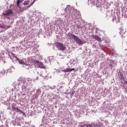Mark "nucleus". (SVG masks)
<instances>
[{
    "instance_id": "obj_1",
    "label": "nucleus",
    "mask_w": 127,
    "mask_h": 127,
    "mask_svg": "<svg viewBox=\"0 0 127 127\" xmlns=\"http://www.w3.org/2000/svg\"><path fill=\"white\" fill-rule=\"evenodd\" d=\"M14 88H11V91H18L21 88L22 92L27 93L30 92H34L35 91V87L33 85H30V87L27 84V82L25 80H20L18 79L17 81L14 82L12 85Z\"/></svg>"
},
{
    "instance_id": "obj_2",
    "label": "nucleus",
    "mask_w": 127,
    "mask_h": 127,
    "mask_svg": "<svg viewBox=\"0 0 127 127\" xmlns=\"http://www.w3.org/2000/svg\"><path fill=\"white\" fill-rule=\"evenodd\" d=\"M64 11L65 13L63 14V15H66L65 17L66 16H69L74 21L80 22V20H81V17L79 15L80 12L77 9L72 8L70 5H67Z\"/></svg>"
},
{
    "instance_id": "obj_3",
    "label": "nucleus",
    "mask_w": 127,
    "mask_h": 127,
    "mask_svg": "<svg viewBox=\"0 0 127 127\" xmlns=\"http://www.w3.org/2000/svg\"><path fill=\"white\" fill-rule=\"evenodd\" d=\"M66 35L68 39H72L76 42V43H77V44H78V45H83V44H84L85 43V41H84V40H81L79 38L78 36L74 35V34H72V33L69 32L66 34Z\"/></svg>"
},
{
    "instance_id": "obj_4",
    "label": "nucleus",
    "mask_w": 127,
    "mask_h": 127,
    "mask_svg": "<svg viewBox=\"0 0 127 127\" xmlns=\"http://www.w3.org/2000/svg\"><path fill=\"white\" fill-rule=\"evenodd\" d=\"M79 127H103L102 123L100 122H97L92 124H84L81 123L79 125Z\"/></svg>"
},
{
    "instance_id": "obj_5",
    "label": "nucleus",
    "mask_w": 127,
    "mask_h": 127,
    "mask_svg": "<svg viewBox=\"0 0 127 127\" xmlns=\"http://www.w3.org/2000/svg\"><path fill=\"white\" fill-rule=\"evenodd\" d=\"M31 61L32 63H34L35 66H38V67H40V68H41L42 69H46V67L43 65V63H42V62L36 61L34 59H32Z\"/></svg>"
},
{
    "instance_id": "obj_6",
    "label": "nucleus",
    "mask_w": 127,
    "mask_h": 127,
    "mask_svg": "<svg viewBox=\"0 0 127 127\" xmlns=\"http://www.w3.org/2000/svg\"><path fill=\"white\" fill-rule=\"evenodd\" d=\"M11 108H12V111H13L14 112H16L18 114V115H21L22 114V116H25V113L23 112V111L20 110V109L15 107H14V104H12L11 105Z\"/></svg>"
},
{
    "instance_id": "obj_7",
    "label": "nucleus",
    "mask_w": 127,
    "mask_h": 127,
    "mask_svg": "<svg viewBox=\"0 0 127 127\" xmlns=\"http://www.w3.org/2000/svg\"><path fill=\"white\" fill-rule=\"evenodd\" d=\"M88 3L89 6H96V7H99L100 5L99 4V1L96 0H88Z\"/></svg>"
},
{
    "instance_id": "obj_8",
    "label": "nucleus",
    "mask_w": 127,
    "mask_h": 127,
    "mask_svg": "<svg viewBox=\"0 0 127 127\" xmlns=\"http://www.w3.org/2000/svg\"><path fill=\"white\" fill-rule=\"evenodd\" d=\"M12 13H13V11H12V9H8L6 10L4 13H2V15L5 16L6 18H7V19H10V18H9V17H6V16H9V15H11Z\"/></svg>"
},
{
    "instance_id": "obj_9",
    "label": "nucleus",
    "mask_w": 127,
    "mask_h": 127,
    "mask_svg": "<svg viewBox=\"0 0 127 127\" xmlns=\"http://www.w3.org/2000/svg\"><path fill=\"white\" fill-rule=\"evenodd\" d=\"M56 46L59 50H62V51L66 50V47L61 43H57L56 44Z\"/></svg>"
},
{
    "instance_id": "obj_10",
    "label": "nucleus",
    "mask_w": 127,
    "mask_h": 127,
    "mask_svg": "<svg viewBox=\"0 0 127 127\" xmlns=\"http://www.w3.org/2000/svg\"><path fill=\"white\" fill-rule=\"evenodd\" d=\"M92 48L94 49L95 51H98V49H103V48L102 47V45L99 44V43H94L93 44Z\"/></svg>"
},
{
    "instance_id": "obj_11",
    "label": "nucleus",
    "mask_w": 127,
    "mask_h": 127,
    "mask_svg": "<svg viewBox=\"0 0 127 127\" xmlns=\"http://www.w3.org/2000/svg\"><path fill=\"white\" fill-rule=\"evenodd\" d=\"M24 63L21 65H25V66H30V59H26L24 61Z\"/></svg>"
},
{
    "instance_id": "obj_12",
    "label": "nucleus",
    "mask_w": 127,
    "mask_h": 127,
    "mask_svg": "<svg viewBox=\"0 0 127 127\" xmlns=\"http://www.w3.org/2000/svg\"><path fill=\"white\" fill-rule=\"evenodd\" d=\"M72 71H73L74 72H76V69L75 68H66L65 69L61 70V72H64V73L71 72Z\"/></svg>"
},
{
    "instance_id": "obj_13",
    "label": "nucleus",
    "mask_w": 127,
    "mask_h": 127,
    "mask_svg": "<svg viewBox=\"0 0 127 127\" xmlns=\"http://www.w3.org/2000/svg\"><path fill=\"white\" fill-rule=\"evenodd\" d=\"M12 55L13 56V58H15V61H16V62H18L19 64H23V63H24V62H23V61L22 60H19V59H18V58H17L16 56H15V55L12 54Z\"/></svg>"
},
{
    "instance_id": "obj_14",
    "label": "nucleus",
    "mask_w": 127,
    "mask_h": 127,
    "mask_svg": "<svg viewBox=\"0 0 127 127\" xmlns=\"http://www.w3.org/2000/svg\"><path fill=\"white\" fill-rule=\"evenodd\" d=\"M8 70H5L4 69L2 70V71L0 70V78H2L3 76H5L7 75Z\"/></svg>"
},
{
    "instance_id": "obj_15",
    "label": "nucleus",
    "mask_w": 127,
    "mask_h": 127,
    "mask_svg": "<svg viewBox=\"0 0 127 127\" xmlns=\"http://www.w3.org/2000/svg\"><path fill=\"white\" fill-rule=\"evenodd\" d=\"M118 71V75L119 76L120 79L124 80L125 77H124V73H123V71H122V70L121 69H119Z\"/></svg>"
},
{
    "instance_id": "obj_16",
    "label": "nucleus",
    "mask_w": 127,
    "mask_h": 127,
    "mask_svg": "<svg viewBox=\"0 0 127 127\" xmlns=\"http://www.w3.org/2000/svg\"><path fill=\"white\" fill-rule=\"evenodd\" d=\"M120 32H119V33L120 35H122V37L123 38V35L124 34H126V31L124 30L123 27H122L120 28Z\"/></svg>"
},
{
    "instance_id": "obj_17",
    "label": "nucleus",
    "mask_w": 127,
    "mask_h": 127,
    "mask_svg": "<svg viewBox=\"0 0 127 127\" xmlns=\"http://www.w3.org/2000/svg\"><path fill=\"white\" fill-rule=\"evenodd\" d=\"M93 39H95V40H97V41H98L99 42H101L102 41V40L100 38V37L98 36L97 35H93Z\"/></svg>"
},
{
    "instance_id": "obj_18",
    "label": "nucleus",
    "mask_w": 127,
    "mask_h": 127,
    "mask_svg": "<svg viewBox=\"0 0 127 127\" xmlns=\"http://www.w3.org/2000/svg\"><path fill=\"white\" fill-rule=\"evenodd\" d=\"M76 27L77 28H78L79 29H81V30H82V29H83V27H84V26L82 25L81 22H80L76 24Z\"/></svg>"
},
{
    "instance_id": "obj_19",
    "label": "nucleus",
    "mask_w": 127,
    "mask_h": 127,
    "mask_svg": "<svg viewBox=\"0 0 127 127\" xmlns=\"http://www.w3.org/2000/svg\"><path fill=\"white\" fill-rule=\"evenodd\" d=\"M19 123V120L18 119V118H16L14 121H12L11 123V125H13V126H15L16 124H18Z\"/></svg>"
},
{
    "instance_id": "obj_20",
    "label": "nucleus",
    "mask_w": 127,
    "mask_h": 127,
    "mask_svg": "<svg viewBox=\"0 0 127 127\" xmlns=\"http://www.w3.org/2000/svg\"><path fill=\"white\" fill-rule=\"evenodd\" d=\"M5 120L4 117H3V114L2 113H0V122L3 123L4 121Z\"/></svg>"
},
{
    "instance_id": "obj_21",
    "label": "nucleus",
    "mask_w": 127,
    "mask_h": 127,
    "mask_svg": "<svg viewBox=\"0 0 127 127\" xmlns=\"http://www.w3.org/2000/svg\"><path fill=\"white\" fill-rule=\"evenodd\" d=\"M14 70V67L13 66H10L9 67V69L8 70H6V71H8V72H9V73H11L12 71Z\"/></svg>"
},
{
    "instance_id": "obj_22",
    "label": "nucleus",
    "mask_w": 127,
    "mask_h": 127,
    "mask_svg": "<svg viewBox=\"0 0 127 127\" xmlns=\"http://www.w3.org/2000/svg\"><path fill=\"white\" fill-rule=\"evenodd\" d=\"M10 101H13L14 100H15L16 98V95L14 94V96H10Z\"/></svg>"
},
{
    "instance_id": "obj_23",
    "label": "nucleus",
    "mask_w": 127,
    "mask_h": 127,
    "mask_svg": "<svg viewBox=\"0 0 127 127\" xmlns=\"http://www.w3.org/2000/svg\"><path fill=\"white\" fill-rule=\"evenodd\" d=\"M40 94H41V90H40V89H37L36 90V96H39Z\"/></svg>"
},
{
    "instance_id": "obj_24",
    "label": "nucleus",
    "mask_w": 127,
    "mask_h": 127,
    "mask_svg": "<svg viewBox=\"0 0 127 127\" xmlns=\"http://www.w3.org/2000/svg\"><path fill=\"white\" fill-rule=\"evenodd\" d=\"M1 104L3 105H8V101L7 100L6 101L3 100H1Z\"/></svg>"
},
{
    "instance_id": "obj_25",
    "label": "nucleus",
    "mask_w": 127,
    "mask_h": 127,
    "mask_svg": "<svg viewBox=\"0 0 127 127\" xmlns=\"http://www.w3.org/2000/svg\"><path fill=\"white\" fill-rule=\"evenodd\" d=\"M53 60V57H49L48 58V61H49L50 63H51V62H52Z\"/></svg>"
},
{
    "instance_id": "obj_26",
    "label": "nucleus",
    "mask_w": 127,
    "mask_h": 127,
    "mask_svg": "<svg viewBox=\"0 0 127 127\" xmlns=\"http://www.w3.org/2000/svg\"><path fill=\"white\" fill-rule=\"evenodd\" d=\"M29 2H30V1H29V0H26L24 1V3H23V5H27V4H28V3H29Z\"/></svg>"
},
{
    "instance_id": "obj_27",
    "label": "nucleus",
    "mask_w": 127,
    "mask_h": 127,
    "mask_svg": "<svg viewBox=\"0 0 127 127\" xmlns=\"http://www.w3.org/2000/svg\"><path fill=\"white\" fill-rule=\"evenodd\" d=\"M35 0H34L33 1L31 2L30 4L27 6V8H29V7H30V6H31V5H32V4L35 2Z\"/></svg>"
},
{
    "instance_id": "obj_28",
    "label": "nucleus",
    "mask_w": 127,
    "mask_h": 127,
    "mask_svg": "<svg viewBox=\"0 0 127 127\" xmlns=\"http://www.w3.org/2000/svg\"><path fill=\"white\" fill-rule=\"evenodd\" d=\"M0 28H5V26L2 24H0Z\"/></svg>"
},
{
    "instance_id": "obj_29",
    "label": "nucleus",
    "mask_w": 127,
    "mask_h": 127,
    "mask_svg": "<svg viewBox=\"0 0 127 127\" xmlns=\"http://www.w3.org/2000/svg\"><path fill=\"white\" fill-rule=\"evenodd\" d=\"M25 124L27 127H30V124L28 122H25Z\"/></svg>"
},
{
    "instance_id": "obj_30",
    "label": "nucleus",
    "mask_w": 127,
    "mask_h": 127,
    "mask_svg": "<svg viewBox=\"0 0 127 127\" xmlns=\"http://www.w3.org/2000/svg\"><path fill=\"white\" fill-rule=\"evenodd\" d=\"M20 1H21L20 0H18L17 1V5L18 6V5H19V3H20Z\"/></svg>"
},
{
    "instance_id": "obj_31",
    "label": "nucleus",
    "mask_w": 127,
    "mask_h": 127,
    "mask_svg": "<svg viewBox=\"0 0 127 127\" xmlns=\"http://www.w3.org/2000/svg\"><path fill=\"white\" fill-rule=\"evenodd\" d=\"M39 76H40V78H41V77H42V78H43V77H46V76H45V75H43V74H40L39 75Z\"/></svg>"
},
{
    "instance_id": "obj_32",
    "label": "nucleus",
    "mask_w": 127,
    "mask_h": 127,
    "mask_svg": "<svg viewBox=\"0 0 127 127\" xmlns=\"http://www.w3.org/2000/svg\"><path fill=\"white\" fill-rule=\"evenodd\" d=\"M115 21H116V18L113 17V18H112V22H115Z\"/></svg>"
},
{
    "instance_id": "obj_33",
    "label": "nucleus",
    "mask_w": 127,
    "mask_h": 127,
    "mask_svg": "<svg viewBox=\"0 0 127 127\" xmlns=\"http://www.w3.org/2000/svg\"><path fill=\"white\" fill-rule=\"evenodd\" d=\"M75 61V60H73L72 63L70 64V65H74V64H75V63H74Z\"/></svg>"
},
{
    "instance_id": "obj_34",
    "label": "nucleus",
    "mask_w": 127,
    "mask_h": 127,
    "mask_svg": "<svg viewBox=\"0 0 127 127\" xmlns=\"http://www.w3.org/2000/svg\"><path fill=\"white\" fill-rule=\"evenodd\" d=\"M55 88H56V86H55V85H54V87H51V89H55Z\"/></svg>"
},
{
    "instance_id": "obj_35",
    "label": "nucleus",
    "mask_w": 127,
    "mask_h": 127,
    "mask_svg": "<svg viewBox=\"0 0 127 127\" xmlns=\"http://www.w3.org/2000/svg\"><path fill=\"white\" fill-rule=\"evenodd\" d=\"M124 17L127 18V14H124Z\"/></svg>"
},
{
    "instance_id": "obj_36",
    "label": "nucleus",
    "mask_w": 127,
    "mask_h": 127,
    "mask_svg": "<svg viewBox=\"0 0 127 127\" xmlns=\"http://www.w3.org/2000/svg\"><path fill=\"white\" fill-rule=\"evenodd\" d=\"M44 127V124H41L40 127Z\"/></svg>"
},
{
    "instance_id": "obj_37",
    "label": "nucleus",
    "mask_w": 127,
    "mask_h": 127,
    "mask_svg": "<svg viewBox=\"0 0 127 127\" xmlns=\"http://www.w3.org/2000/svg\"><path fill=\"white\" fill-rule=\"evenodd\" d=\"M124 84H125L126 85H127V81H124Z\"/></svg>"
},
{
    "instance_id": "obj_38",
    "label": "nucleus",
    "mask_w": 127,
    "mask_h": 127,
    "mask_svg": "<svg viewBox=\"0 0 127 127\" xmlns=\"http://www.w3.org/2000/svg\"><path fill=\"white\" fill-rule=\"evenodd\" d=\"M26 94V93H25L23 94L22 96H25Z\"/></svg>"
},
{
    "instance_id": "obj_39",
    "label": "nucleus",
    "mask_w": 127,
    "mask_h": 127,
    "mask_svg": "<svg viewBox=\"0 0 127 127\" xmlns=\"http://www.w3.org/2000/svg\"><path fill=\"white\" fill-rule=\"evenodd\" d=\"M37 74H38V75H39V72H37Z\"/></svg>"
},
{
    "instance_id": "obj_40",
    "label": "nucleus",
    "mask_w": 127,
    "mask_h": 127,
    "mask_svg": "<svg viewBox=\"0 0 127 127\" xmlns=\"http://www.w3.org/2000/svg\"><path fill=\"white\" fill-rule=\"evenodd\" d=\"M35 127V126L33 125V126H32V127Z\"/></svg>"
},
{
    "instance_id": "obj_41",
    "label": "nucleus",
    "mask_w": 127,
    "mask_h": 127,
    "mask_svg": "<svg viewBox=\"0 0 127 127\" xmlns=\"http://www.w3.org/2000/svg\"><path fill=\"white\" fill-rule=\"evenodd\" d=\"M124 1H126L127 2V0H123Z\"/></svg>"
},
{
    "instance_id": "obj_42",
    "label": "nucleus",
    "mask_w": 127,
    "mask_h": 127,
    "mask_svg": "<svg viewBox=\"0 0 127 127\" xmlns=\"http://www.w3.org/2000/svg\"><path fill=\"white\" fill-rule=\"evenodd\" d=\"M111 67H113V64H111Z\"/></svg>"
},
{
    "instance_id": "obj_43",
    "label": "nucleus",
    "mask_w": 127,
    "mask_h": 127,
    "mask_svg": "<svg viewBox=\"0 0 127 127\" xmlns=\"http://www.w3.org/2000/svg\"><path fill=\"white\" fill-rule=\"evenodd\" d=\"M36 80H38V76L37 77Z\"/></svg>"
},
{
    "instance_id": "obj_44",
    "label": "nucleus",
    "mask_w": 127,
    "mask_h": 127,
    "mask_svg": "<svg viewBox=\"0 0 127 127\" xmlns=\"http://www.w3.org/2000/svg\"><path fill=\"white\" fill-rule=\"evenodd\" d=\"M2 60V58H1V59H0V60Z\"/></svg>"
},
{
    "instance_id": "obj_45",
    "label": "nucleus",
    "mask_w": 127,
    "mask_h": 127,
    "mask_svg": "<svg viewBox=\"0 0 127 127\" xmlns=\"http://www.w3.org/2000/svg\"><path fill=\"white\" fill-rule=\"evenodd\" d=\"M0 59H1V57H0Z\"/></svg>"
},
{
    "instance_id": "obj_46",
    "label": "nucleus",
    "mask_w": 127,
    "mask_h": 127,
    "mask_svg": "<svg viewBox=\"0 0 127 127\" xmlns=\"http://www.w3.org/2000/svg\"><path fill=\"white\" fill-rule=\"evenodd\" d=\"M21 1H23V0H21Z\"/></svg>"
},
{
    "instance_id": "obj_47",
    "label": "nucleus",
    "mask_w": 127,
    "mask_h": 127,
    "mask_svg": "<svg viewBox=\"0 0 127 127\" xmlns=\"http://www.w3.org/2000/svg\"><path fill=\"white\" fill-rule=\"evenodd\" d=\"M119 71V69H117V71Z\"/></svg>"
}]
</instances>
